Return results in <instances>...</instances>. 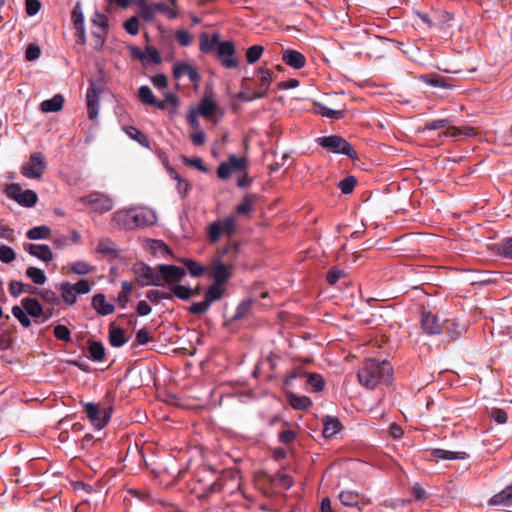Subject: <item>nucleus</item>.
<instances>
[{"label":"nucleus","instance_id":"9d476101","mask_svg":"<svg viewBox=\"0 0 512 512\" xmlns=\"http://www.w3.org/2000/svg\"><path fill=\"white\" fill-rule=\"evenodd\" d=\"M157 269L163 284L179 282L186 275L184 268L172 264H159Z\"/></svg>","mask_w":512,"mask_h":512},{"label":"nucleus","instance_id":"9b49d317","mask_svg":"<svg viewBox=\"0 0 512 512\" xmlns=\"http://www.w3.org/2000/svg\"><path fill=\"white\" fill-rule=\"evenodd\" d=\"M211 276L213 278V284L223 286L232 277V268L221 262L220 260H214L211 267Z\"/></svg>","mask_w":512,"mask_h":512},{"label":"nucleus","instance_id":"49530a36","mask_svg":"<svg viewBox=\"0 0 512 512\" xmlns=\"http://www.w3.org/2000/svg\"><path fill=\"white\" fill-rule=\"evenodd\" d=\"M12 314L24 328H29L31 326V320L29 318L30 315L26 313V311L23 309L22 305L21 306H18V305L13 306Z\"/></svg>","mask_w":512,"mask_h":512},{"label":"nucleus","instance_id":"774afa93","mask_svg":"<svg viewBox=\"0 0 512 512\" xmlns=\"http://www.w3.org/2000/svg\"><path fill=\"white\" fill-rule=\"evenodd\" d=\"M124 28L130 35H137L139 33V21L136 16H132L124 22Z\"/></svg>","mask_w":512,"mask_h":512},{"label":"nucleus","instance_id":"338daca9","mask_svg":"<svg viewBox=\"0 0 512 512\" xmlns=\"http://www.w3.org/2000/svg\"><path fill=\"white\" fill-rule=\"evenodd\" d=\"M16 258L14 250L6 245L0 247V260L3 263H11Z\"/></svg>","mask_w":512,"mask_h":512},{"label":"nucleus","instance_id":"0e129e2a","mask_svg":"<svg viewBox=\"0 0 512 512\" xmlns=\"http://www.w3.org/2000/svg\"><path fill=\"white\" fill-rule=\"evenodd\" d=\"M92 25L96 26L98 29L103 32L107 30L108 27V18L105 14L100 12H95L94 17L91 19Z\"/></svg>","mask_w":512,"mask_h":512},{"label":"nucleus","instance_id":"0eeeda50","mask_svg":"<svg viewBox=\"0 0 512 512\" xmlns=\"http://www.w3.org/2000/svg\"><path fill=\"white\" fill-rule=\"evenodd\" d=\"M47 168L45 158L41 152L30 155L29 161L21 168V174L29 179H39Z\"/></svg>","mask_w":512,"mask_h":512},{"label":"nucleus","instance_id":"a211bd4d","mask_svg":"<svg viewBox=\"0 0 512 512\" xmlns=\"http://www.w3.org/2000/svg\"><path fill=\"white\" fill-rule=\"evenodd\" d=\"M112 221L119 229H134L133 209L115 212Z\"/></svg>","mask_w":512,"mask_h":512},{"label":"nucleus","instance_id":"2eb2a0df","mask_svg":"<svg viewBox=\"0 0 512 512\" xmlns=\"http://www.w3.org/2000/svg\"><path fill=\"white\" fill-rule=\"evenodd\" d=\"M283 62L294 68L301 69L306 65V57L299 51L293 49H287L282 55Z\"/></svg>","mask_w":512,"mask_h":512},{"label":"nucleus","instance_id":"f704fd0d","mask_svg":"<svg viewBox=\"0 0 512 512\" xmlns=\"http://www.w3.org/2000/svg\"><path fill=\"white\" fill-rule=\"evenodd\" d=\"M9 291L13 297H18L24 292L36 294V292H38V288L29 284H24L21 281H11L9 283Z\"/></svg>","mask_w":512,"mask_h":512},{"label":"nucleus","instance_id":"f03ea898","mask_svg":"<svg viewBox=\"0 0 512 512\" xmlns=\"http://www.w3.org/2000/svg\"><path fill=\"white\" fill-rule=\"evenodd\" d=\"M105 88L104 73L99 70L97 75L89 80L87 89V114L90 120L97 117L99 112V98Z\"/></svg>","mask_w":512,"mask_h":512},{"label":"nucleus","instance_id":"39448f33","mask_svg":"<svg viewBox=\"0 0 512 512\" xmlns=\"http://www.w3.org/2000/svg\"><path fill=\"white\" fill-rule=\"evenodd\" d=\"M4 191L8 198L26 208L34 207L38 201V195L35 191L30 189L22 190L21 186L17 183L6 185Z\"/></svg>","mask_w":512,"mask_h":512},{"label":"nucleus","instance_id":"3c124183","mask_svg":"<svg viewBox=\"0 0 512 512\" xmlns=\"http://www.w3.org/2000/svg\"><path fill=\"white\" fill-rule=\"evenodd\" d=\"M37 295L46 303L49 305H58L60 303L59 297L57 296L56 292H54L51 289H38V292H36Z\"/></svg>","mask_w":512,"mask_h":512},{"label":"nucleus","instance_id":"a878e982","mask_svg":"<svg viewBox=\"0 0 512 512\" xmlns=\"http://www.w3.org/2000/svg\"><path fill=\"white\" fill-rule=\"evenodd\" d=\"M97 252L110 259H115L118 257L119 250L112 240L104 238L99 241L97 245Z\"/></svg>","mask_w":512,"mask_h":512},{"label":"nucleus","instance_id":"ddd939ff","mask_svg":"<svg viewBox=\"0 0 512 512\" xmlns=\"http://www.w3.org/2000/svg\"><path fill=\"white\" fill-rule=\"evenodd\" d=\"M469 455L464 451H449L440 448H434L429 451L428 459L438 462L439 460H465Z\"/></svg>","mask_w":512,"mask_h":512},{"label":"nucleus","instance_id":"603ef678","mask_svg":"<svg viewBox=\"0 0 512 512\" xmlns=\"http://www.w3.org/2000/svg\"><path fill=\"white\" fill-rule=\"evenodd\" d=\"M498 254L512 260V237L505 238L498 244Z\"/></svg>","mask_w":512,"mask_h":512},{"label":"nucleus","instance_id":"f3484780","mask_svg":"<svg viewBox=\"0 0 512 512\" xmlns=\"http://www.w3.org/2000/svg\"><path fill=\"white\" fill-rule=\"evenodd\" d=\"M134 228L152 226L156 223L157 217L151 210H133Z\"/></svg>","mask_w":512,"mask_h":512},{"label":"nucleus","instance_id":"c03bdc74","mask_svg":"<svg viewBox=\"0 0 512 512\" xmlns=\"http://www.w3.org/2000/svg\"><path fill=\"white\" fill-rule=\"evenodd\" d=\"M306 383L313 389L314 392H320L324 389V378L318 373H307Z\"/></svg>","mask_w":512,"mask_h":512},{"label":"nucleus","instance_id":"09e8293b","mask_svg":"<svg viewBox=\"0 0 512 512\" xmlns=\"http://www.w3.org/2000/svg\"><path fill=\"white\" fill-rule=\"evenodd\" d=\"M138 97L141 100V102L145 105L152 106L156 103V97L154 96L149 86H141L138 90Z\"/></svg>","mask_w":512,"mask_h":512},{"label":"nucleus","instance_id":"412c9836","mask_svg":"<svg viewBox=\"0 0 512 512\" xmlns=\"http://www.w3.org/2000/svg\"><path fill=\"white\" fill-rule=\"evenodd\" d=\"M108 338L110 345L115 348L123 346L128 341L125 331L120 327H116L114 323H111L109 326Z\"/></svg>","mask_w":512,"mask_h":512},{"label":"nucleus","instance_id":"c9c22d12","mask_svg":"<svg viewBox=\"0 0 512 512\" xmlns=\"http://www.w3.org/2000/svg\"><path fill=\"white\" fill-rule=\"evenodd\" d=\"M315 109H316V112L318 114H320L321 116L331 118V119L339 120V119H342L345 115L344 109H339V110L331 109V108H328L326 105H324L322 103H318V102L315 103Z\"/></svg>","mask_w":512,"mask_h":512},{"label":"nucleus","instance_id":"473e14b6","mask_svg":"<svg viewBox=\"0 0 512 512\" xmlns=\"http://www.w3.org/2000/svg\"><path fill=\"white\" fill-rule=\"evenodd\" d=\"M443 329L447 333V335L450 337L451 340H456L460 336H462L466 328L464 325H460L455 320H446L443 324Z\"/></svg>","mask_w":512,"mask_h":512},{"label":"nucleus","instance_id":"393cba45","mask_svg":"<svg viewBox=\"0 0 512 512\" xmlns=\"http://www.w3.org/2000/svg\"><path fill=\"white\" fill-rule=\"evenodd\" d=\"M258 93H263V98L267 96L269 87L272 83L271 71L266 67H260L258 69Z\"/></svg>","mask_w":512,"mask_h":512},{"label":"nucleus","instance_id":"e433bc0d","mask_svg":"<svg viewBox=\"0 0 512 512\" xmlns=\"http://www.w3.org/2000/svg\"><path fill=\"white\" fill-rule=\"evenodd\" d=\"M443 134L446 137H453V138H457L462 135L473 136V135H475V129L470 126H463V127L450 126V127H447V129L443 132Z\"/></svg>","mask_w":512,"mask_h":512},{"label":"nucleus","instance_id":"13d9d810","mask_svg":"<svg viewBox=\"0 0 512 512\" xmlns=\"http://www.w3.org/2000/svg\"><path fill=\"white\" fill-rule=\"evenodd\" d=\"M71 20L74 27L84 25V15L81 7V3L77 2L71 11Z\"/></svg>","mask_w":512,"mask_h":512},{"label":"nucleus","instance_id":"de8ad7c7","mask_svg":"<svg viewBox=\"0 0 512 512\" xmlns=\"http://www.w3.org/2000/svg\"><path fill=\"white\" fill-rule=\"evenodd\" d=\"M171 292L175 297H177L181 300H188L192 296H194V292L190 287H187V286H184L181 284H176V285L172 286Z\"/></svg>","mask_w":512,"mask_h":512},{"label":"nucleus","instance_id":"bb28decb","mask_svg":"<svg viewBox=\"0 0 512 512\" xmlns=\"http://www.w3.org/2000/svg\"><path fill=\"white\" fill-rule=\"evenodd\" d=\"M341 427L342 425L337 418L326 416L323 418L322 434L325 438H332L340 431Z\"/></svg>","mask_w":512,"mask_h":512},{"label":"nucleus","instance_id":"8fccbe9b","mask_svg":"<svg viewBox=\"0 0 512 512\" xmlns=\"http://www.w3.org/2000/svg\"><path fill=\"white\" fill-rule=\"evenodd\" d=\"M183 264L188 269L190 275L192 277H200L205 272V267L199 265L196 261L190 258H186L182 260Z\"/></svg>","mask_w":512,"mask_h":512},{"label":"nucleus","instance_id":"4d7b16f0","mask_svg":"<svg viewBox=\"0 0 512 512\" xmlns=\"http://www.w3.org/2000/svg\"><path fill=\"white\" fill-rule=\"evenodd\" d=\"M152 340V337L146 327L141 328L137 331L135 341L132 344V347L142 346L147 344Z\"/></svg>","mask_w":512,"mask_h":512},{"label":"nucleus","instance_id":"69168bd1","mask_svg":"<svg viewBox=\"0 0 512 512\" xmlns=\"http://www.w3.org/2000/svg\"><path fill=\"white\" fill-rule=\"evenodd\" d=\"M345 276V271L342 269H338L337 267H332L327 272L326 280L330 285H335L338 280Z\"/></svg>","mask_w":512,"mask_h":512},{"label":"nucleus","instance_id":"dca6fc26","mask_svg":"<svg viewBox=\"0 0 512 512\" xmlns=\"http://www.w3.org/2000/svg\"><path fill=\"white\" fill-rule=\"evenodd\" d=\"M31 256H34L43 262H50L53 259V254L48 245L45 244H27L24 247Z\"/></svg>","mask_w":512,"mask_h":512},{"label":"nucleus","instance_id":"e2e57ef3","mask_svg":"<svg viewBox=\"0 0 512 512\" xmlns=\"http://www.w3.org/2000/svg\"><path fill=\"white\" fill-rule=\"evenodd\" d=\"M41 56V49L35 43H30L25 51V58L27 61H35Z\"/></svg>","mask_w":512,"mask_h":512},{"label":"nucleus","instance_id":"f8f14e48","mask_svg":"<svg viewBox=\"0 0 512 512\" xmlns=\"http://www.w3.org/2000/svg\"><path fill=\"white\" fill-rule=\"evenodd\" d=\"M421 328L428 335H437L443 330V325L437 315L424 311L421 317Z\"/></svg>","mask_w":512,"mask_h":512},{"label":"nucleus","instance_id":"c85d7f7f","mask_svg":"<svg viewBox=\"0 0 512 512\" xmlns=\"http://www.w3.org/2000/svg\"><path fill=\"white\" fill-rule=\"evenodd\" d=\"M217 109V103L212 100L209 96L204 95L198 106V114L204 118H211L215 114Z\"/></svg>","mask_w":512,"mask_h":512},{"label":"nucleus","instance_id":"6ab92c4d","mask_svg":"<svg viewBox=\"0 0 512 512\" xmlns=\"http://www.w3.org/2000/svg\"><path fill=\"white\" fill-rule=\"evenodd\" d=\"M92 307L102 316L110 315L114 312L115 306L106 301V297L102 293L95 294L92 298Z\"/></svg>","mask_w":512,"mask_h":512},{"label":"nucleus","instance_id":"c756f323","mask_svg":"<svg viewBox=\"0 0 512 512\" xmlns=\"http://www.w3.org/2000/svg\"><path fill=\"white\" fill-rule=\"evenodd\" d=\"M199 40L200 51L205 54L212 52L216 46H219V43H222L219 40L218 34H214L212 38H209V35L206 32L201 33Z\"/></svg>","mask_w":512,"mask_h":512},{"label":"nucleus","instance_id":"a18cd8bd","mask_svg":"<svg viewBox=\"0 0 512 512\" xmlns=\"http://www.w3.org/2000/svg\"><path fill=\"white\" fill-rule=\"evenodd\" d=\"M26 275L36 285H43L47 280L44 271L34 266H30L26 269Z\"/></svg>","mask_w":512,"mask_h":512},{"label":"nucleus","instance_id":"5fc2aeb1","mask_svg":"<svg viewBox=\"0 0 512 512\" xmlns=\"http://www.w3.org/2000/svg\"><path fill=\"white\" fill-rule=\"evenodd\" d=\"M357 180L354 176H346L339 183L338 188L343 194H350L353 192Z\"/></svg>","mask_w":512,"mask_h":512},{"label":"nucleus","instance_id":"b1692460","mask_svg":"<svg viewBox=\"0 0 512 512\" xmlns=\"http://www.w3.org/2000/svg\"><path fill=\"white\" fill-rule=\"evenodd\" d=\"M490 505H500L503 507L512 506V484L495 494L489 501Z\"/></svg>","mask_w":512,"mask_h":512},{"label":"nucleus","instance_id":"680f3d73","mask_svg":"<svg viewBox=\"0 0 512 512\" xmlns=\"http://www.w3.org/2000/svg\"><path fill=\"white\" fill-rule=\"evenodd\" d=\"M210 305L206 302L205 299L201 302H194L189 307L188 311L192 315H200L206 313L210 309Z\"/></svg>","mask_w":512,"mask_h":512},{"label":"nucleus","instance_id":"bf43d9fd","mask_svg":"<svg viewBox=\"0 0 512 512\" xmlns=\"http://www.w3.org/2000/svg\"><path fill=\"white\" fill-rule=\"evenodd\" d=\"M70 269L77 275H87L93 270V267L85 261H76L72 263Z\"/></svg>","mask_w":512,"mask_h":512},{"label":"nucleus","instance_id":"2f4dec72","mask_svg":"<svg viewBox=\"0 0 512 512\" xmlns=\"http://www.w3.org/2000/svg\"><path fill=\"white\" fill-rule=\"evenodd\" d=\"M88 352L93 361L100 362L105 358V347L101 341L88 340Z\"/></svg>","mask_w":512,"mask_h":512},{"label":"nucleus","instance_id":"a19ab883","mask_svg":"<svg viewBox=\"0 0 512 512\" xmlns=\"http://www.w3.org/2000/svg\"><path fill=\"white\" fill-rule=\"evenodd\" d=\"M51 229L48 226H36L29 229L26 233V237L30 240L46 239L49 237Z\"/></svg>","mask_w":512,"mask_h":512},{"label":"nucleus","instance_id":"ea45409f","mask_svg":"<svg viewBox=\"0 0 512 512\" xmlns=\"http://www.w3.org/2000/svg\"><path fill=\"white\" fill-rule=\"evenodd\" d=\"M223 294H224V289L222 288V286L212 283L208 287V289L204 295V299L211 306V304L214 301L220 300L223 297Z\"/></svg>","mask_w":512,"mask_h":512},{"label":"nucleus","instance_id":"72a5a7b5","mask_svg":"<svg viewBox=\"0 0 512 512\" xmlns=\"http://www.w3.org/2000/svg\"><path fill=\"white\" fill-rule=\"evenodd\" d=\"M253 303L254 301L251 298L241 301L236 307L235 314L231 318V321H239L247 318L251 314Z\"/></svg>","mask_w":512,"mask_h":512},{"label":"nucleus","instance_id":"7c9ffc66","mask_svg":"<svg viewBox=\"0 0 512 512\" xmlns=\"http://www.w3.org/2000/svg\"><path fill=\"white\" fill-rule=\"evenodd\" d=\"M339 500L346 507H357L363 500V496L358 492L345 490L339 494Z\"/></svg>","mask_w":512,"mask_h":512},{"label":"nucleus","instance_id":"cd10ccee","mask_svg":"<svg viewBox=\"0 0 512 512\" xmlns=\"http://www.w3.org/2000/svg\"><path fill=\"white\" fill-rule=\"evenodd\" d=\"M64 97L61 94H56L52 98L44 100L40 104V109L44 113L58 112L63 108Z\"/></svg>","mask_w":512,"mask_h":512},{"label":"nucleus","instance_id":"7ed1b4c3","mask_svg":"<svg viewBox=\"0 0 512 512\" xmlns=\"http://www.w3.org/2000/svg\"><path fill=\"white\" fill-rule=\"evenodd\" d=\"M317 143L336 154H343L351 159H357V152L354 147L339 135H330L317 138Z\"/></svg>","mask_w":512,"mask_h":512},{"label":"nucleus","instance_id":"20e7f679","mask_svg":"<svg viewBox=\"0 0 512 512\" xmlns=\"http://www.w3.org/2000/svg\"><path fill=\"white\" fill-rule=\"evenodd\" d=\"M135 282L141 287L145 286H163L162 278L159 273L144 262H137L133 265Z\"/></svg>","mask_w":512,"mask_h":512},{"label":"nucleus","instance_id":"6e6d98bb","mask_svg":"<svg viewBox=\"0 0 512 512\" xmlns=\"http://www.w3.org/2000/svg\"><path fill=\"white\" fill-rule=\"evenodd\" d=\"M223 233V228L221 227V222L215 221L211 223L208 227V237L210 242L216 243L221 234Z\"/></svg>","mask_w":512,"mask_h":512},{"label":"nucleus","instance_id":"4be33fe9","mask_svg":"<svg viewBox=\"0 0 512 512\" xmlns=\"http://www.w3.org/2000/svg\"><path fill=\"white\" fill-rule=\"evenodd\" d=\"M84 408V411L92 425L99 430L104 428V425H102L101 411L98 405L88 402L85 403Z\"/></svg>","mask_w":512,"mask_h":512},{"label":"nucleus","instance_id":"423d86ee","mask_svg":"<svg viewBox=\"0 0 512 512\" xmlns=\"http://www.w3.org/2000/svg\"><path fill=\"white\" fill-rule=\"evenodd\" d=\"M79 201L87 204L92 212L99 214L111 211L114 205L113 199L109 195L98 191L82 196Z\"/></svg>","mask_w":512,"mask_h":512},{"label":"nucleus","instance_id":"58836bf2","mask_svg":"<svg viewBox=\"0 0 512 512\" xmlns=\"http://www.w3.org/2000/svg\"><path fill=\"white\" fill-rule=\"evenodd\" d=\"M289 403L296 410H307L312 405V401L309 397L296 394L289 395Z\"/></svg>","mask_w":512,"mask_h":512},{"label":"nucleus","instance_id":"37998d69","mask_svg":"<svg viewBox=\"0 0 512 512\" xmlns=\"http://www.w3.org/2000/svg\"><path fill=\"white\" fill-rule=\"evenodd\" d=\"M256 196L254 194L245 195L242 201L237 205L236 212L239 215H247L252 211Z\"/></svg>","mask_w":512,"mask_h":512},{"label":"nucleus","instance_id":"5701e85b","mask_svg":"<svg viewBox=\"0 0 512 512\" xmlns=\"http://www.w3.org/2000/svg\"><path fill=\"white\" fill-rule=\"evenodd\" d=\"M57 289L60 291L61 299L66 305L72 306L76 303L77 296L74 287L70 282H61L57 285Z\"/></svg>","mask_w":512,"mask_h":512},{"label":"nucleus","instance_id":"052dcab7","mask_svg":"<svg viewBox=\"0 0 512 512\" xmlns=\"http://www.w3.org/2000/svg\"><path fill=\"white\" fill-rule=\"evenodd\" d=\"M53 333H54V336L58 340H62L65 342L71 341V332H70L69 328L65 325H61V324L56 325L54 327Z\"/></svg>","mask_w":512,"mask_h":512},{"label":"nucleus","instance_id":"4c0bfd02","mask_svg":"<svg viewBox=\"0 0 512 512\" xmlns=\"http://www.w3.org/2000/svg\"><path fill=\"white\" fill-rule=\"evenodd\" d=\"M125 132L130 138L136 140L141 146L146 148L150 147V141L148 137L135 126H127L125 128Z\"/></svg>","mask_w":512,"mask_h":512},{"label":"nucleus","instance_id":"6e6552de","mask_svg":"<svg viewBox=\"0 0 512 512\" xmlns=\"http://www.w3.org/2000/svg\"><path fill=\"white\" fill-rule=\"evenodd\" d=\"M248 161L245 157H238L235 154L229 156L228 160L222 162L217 168V176L222 180L230 177L232 172H243L247 169Z\"/></svg>","mask_w":512,"mask_h":512},{"label":"nucleus","instance_id":"79ce46f5","mask_svg":"<svg viewBox=\"0 0 512 512\" xmlns=\"http://www.w3.org/2000/svg\"><path fill=\"white\" fill-rule=\"evenodd\" d=\"M422 81L432 87L438 88H449L450 85L447 83V79L438 74H428L421 77Z\"/></svg>","mask_w":512,"mask_h":512},{"label":"nucleus","instance_id":"f257e3e1","mask_svg":"<svg viewBox=\"0 0 512 512\" xmlns=\"http://www.w3.org/2000/svg\"><path fill=\"white\" fill-rule=\"evenodd\" d=\"M392 375L393 368L389 361H379L372 358L367 359L364 366L357 373L359 382L369 389H374L381 383H389Z\"/></svg>","mask_w":512,"mask_h":512},{"label":"nucleus","instance_id":"aec40b11","mask_svg":"<svg viewBox=\"0 0 512 512\" xmlns=\"http://www.w3.org/2000/svg\"><path fill=\"white\" fill-rule=\"evenodd\" d=\"M21 305L26 313L29 314L32 318H41L44 314V309L36 298H23L21 300Z\"/></svg>","mask_w":512,"mask_h":512},{"label":"nucleus","instance_id":"4468645a","mask_svg":"<svg viewBox=\"0 0 512 512\" xmlns=\"http://www.w3.org/2000/svg\"><path fill=\"white\" fill-rule=\"evenodd\" d=\"M188 76L189 80L197 83L200 80V75L195 67L186 62H177L173 67V77L180 79L183 76Z\"/></svg>","mask_w":512,"mask_h":512},{"label":"nucleus","instance_id":"1a4fd4ad","mask_svg":"<svg viewBox=\"0 0 512 512\" xmlns=\"http://www.w3.org/2000/svg\"><path fill=\"white\" fill-rule=\"evenodd\" d=\"M217 57L225 68L231 69L238 66V60L235 58V45L232 41L219 43Z\"/></svg>","mask_w":512,"mask_h":512},{"label":"nucleus","instance_id":"864d4df0","mask_svg":"<svg viewBox=\"0 0 512 512\" xmlns=\"http://www.w3.org/2000/svg\"><path fill=\"white\" fill-rule=\"evenodd\" d=\"M264 51L263 46L261 45H253L249 47L246 51V60L249 64H254L257 62L262 56Z\"/></svg>","mask_w":512,"mask_h":512}]
</instances>
